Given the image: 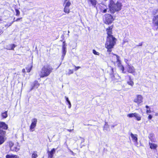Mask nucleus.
<instances>
[{"mask_svg":"<svg viewBox=\"0 0 158 158\" xmlns=\"http://www.w3.org/2000/svg\"><path fill=\"white\" fill-rule=\"evenodd\" d=\"M112 26H111L106 29L108 36L107 37L105 47L107 48V51L109 52L111 51V49L113 48L116 43V39L112 35Z\"/></svg>","mask_w":158,"mask_h":158,"instance_id":"f257e3e1","label":"nucleus"},{"mask_svg":"<svg viewBox=\"0 0 158 158\" xmlns=\"http://www.w3.org/2000/svg\"><path fill=\"white\" fill-rule=\"evenodd\" d=\"M122 6L121 2L117 1L115 3L113 0H110L108 5L109 10L112 13L120 10Z\"/></svg>","mask_w":158,"mask_h":158,"instance_id":"f03ea898","label":"nucleus"},{"mask_svg":"<svg viewBox=\"0 0 158 158\" xmlns=\"http://www.w3.org/2000/svg\"><path fill=\"white\" fill-rule=\"evenodd\" d=\"M53 68L49 65L44 66L41 69L39 74L41 77L48 76L52 72Z\"/></svg>","mask_w":158,"mask_h":158,"instance_id":"7ed1b4c3","label":"nucleus"},{"mask_svg":"<svg viewBox=\"0 0 158 158\" xmlns=\"http://www.w3.org/2000/svg\"><path fill=\"white\" fill-rule=\"evenodd\" d=\"M8 128V125L5 123L3 122H0V134H6V132L3 131V129L5 130H7Z\"/></svg>","mask_w":158,"mask_h":158,"instance_id":"20e7f679","label":"nucleus"},{"mask_svg":"<svg viewBox=\"0 0 158 158\" xmlns=\"http://www.w3.org/2000/svg\"><path fill=\"white\" fill-rule=\"evenodd\" d=\"M113 55L114 57H116L117 62L118 63V66L119 69L122 71V72L123 73H125V72H124V68L121 64L120 61L119 60V57L116 54H114Z\"/></svg>","mask_w":158,"mask_h":158,"instance_id":"39448f33","label":"nucleus"},{"mask_svg":"<svg viewBox=\"0 0 158 158\" xmlns=\"http://www.w3.org/2000/svg\"><path fill=\"white\" fill-rule=\"evenodd\" d=\"M105 16V23L106 24H109L111 23L114 20L112 16L109 14H106Z\"/></svg>","mask_w":158,"mask_h":158,"instance_id":"423d86ee","label":"nucleus"},{"mask_svg":"<svg viewBox=\"0 0 158 158\" xmlns=\"http://www.w3.org/2000/svg\"><path fill=\"white\" fill-rule=\"evenodd\" d=\"M113 69V68H111L112 73L110 74V77L113 81L116 82L120 79V77L117 73H114Z\"/></svg>","mask_w":158,"mask_h":158,"instance_id":"0eeeda50","label":"nucleus"},{"mask_svg":"<svg viewBox=\"0 0 158 158\" xmlns=\"http://www.w3.org/2000/svg\"><path fill=\"white\" fill-rule=\"evenodd\" d=\"M127 116L131 118L134 117L135 118L136 120L138 121L140 120L141 118L140 115L136 113L129 114L127 115Z\"/></svg>","mask_w":158,"mask_h":158,"instance_id":"6e6552de","label":"nucleus"},{"mask_svg":"<svg viewBox=\"0 0 158 158\" xmlns=\"http://www.w3.org/2000/svg\"><path fill=\"white\" fill-rule=\"evenodd\" d=\"M71 5V2L68 1L65 4H64L63 6H64V11L67 14H69L70 12V9L69 7Z\"/></svg>","mask_w":158,"mask_h":158,"instance_id":"1a4fd4ad","label":"nucleus"},{"mask_svg":"<svg viewBox=\"0 0 158 158\" xmlns=\"http://www.w3.org/2000/svg\"><path fill=\"white\" fill-rule=\"evenodd\" d=\"M37 122V120L36 118H35L32 119L31 123V124L30 129L31 131H34L33 129L36 126Z\"/></svg>","mask_w":158,"mask_h":158,"instance_id":"9d476101","label":"nucleus"},{"mask_svg":"<svg viewBox=\"0 0 158 158\" xmlns=\"http://www.w3.org/2000/svg\"><path fill=\"white\" fill-rule=\"evenodd\" d=\"M143 98L141 95H138L134 99V101L138 105L143 102Z\"/></svg>","mask_w":158,"mask_h":158,"instance_id":"9b49d317","label":"nucleus"},{"mask_svg":"<svg viewBox=\"0 0 158 158\" xmlns=\"http://www.w3.org/2000/svg\"><path fill=\"white\" fill-rule=\"evenodd\" d=\"M128 72L135 75V69L134 67L130 65H128Z\"/></svg>","mask_w":158,"mask_h":158,"instance_id":"f8f14e48","label":"nucleus"},{"mask_svg":"<svg viewBox=\"0 0 158 158\" xmlns=\"http://www.w3.org/2000/svg\"><path fill=\"white\" fill-rule=\"evenodd\" d=\"M6 134H0V145L2 144L6 139Z\"/></svg>","mask_w":158,"mask_h":158,"instance_id":"ddd939ff","label":"nucleus"},{"mask_svg":"<svg viewBox=\"0 0 158 158\" xmlns=\"http://www.w3.org/2000/svg\"><path fill=\"white\" fill-rule=\"evenodd\" d=\"M152 23L155 26L158 28V15L154 16L152 19Z\"/></svg>","mask_w":158,"mask_h":158,"instance_id":"4468645a","label":"nucleus"},{"mask_svg":"<svg viewBox=\"0 0 158 158\" xmlns=\"http://www.w3.org/2000/svg\"><path fill=\"white\" fill-rule=\"evenodd\" d=\"M66 44L64 43V42H63L62 48V57H63V58L64 57V56L65 55L66 52Z\"/></svg>","mask_w":158,"mask_h":158,"instance_id":"2eb2a0df","label":"nucleus"},{"mask_svg":"<svg viewBox=\"0 0 158 158\" xmlns=\"http://www.w3.org/2000/svg\"><path fill=\"white\" fill-rule=\"evenodd\" d=\"M19 149L20 146L19 145V143H17L11 148L10 150L12 151L17 152Z\"/></svg>","mask_w":158,"mask_h":158,"instance_id":"dca6fc26","label":"nucleus"},{"mask_svg":"<svg viewBox=\"0 0 158 158\" xmlns=\"http://www.w3.org/2000/svg\"><path fill=\"white\" fill-rule=\"evenodd\" d=\"M40 84L37 81H35L33 83V84H32L31 85V88L30 90V91H31L33 89H34V88H37L40 86Z\"/></svg>","mask_w":158,"mask_h":158,"instance_id":"f3484780","label":"nucleus"},{"mask_svg":"<svg viewBox=\"0 0 158 158\" xmlns=\"http://www.w3.org/2000/svg\"><path fill=\"white\" fill-rule=\"evenodd\" d=\"M56 152V149L55 148H53L51 151H48V158H52L53 154Z\"/></svg>","mask_w":158,"mask_h":158,"instance_id":"a211bd4d","label":"nucleus"},{"mask_svg":"<svg viewBox=\"0 0 158 158\" xmlns=\"http://www.w3.org/2000/svg\"><path fill=\"white\" fill-rule=\"evenodd\" d=\"M107 8L106 6L102 5L100 6V11L102 13H106L107 12Z\"/></svg>","mask_w":158,"mask_h":158,"instance_id":"6ab92c4d","label":"nucleus"},{"mask_svg":"<svg viewBox=\"0 0 158 158\" xmlns=\"http://www.w3.org/2000/svg\"><path fill=\"white\" fill-rule=\"evenodd\" d=\"M16 46L14 44H10L6 47L5 48L9 50H14Z\"/></svg>","mask_w":158,"mask_h":158,"instance_id":"aec40b11","label":"nucleus"},{"mask_svg":"<svg viewBox=\"0 0 158 158\" xmlns=\"http://www.w3.org/2000/svg\"><path fill=\"white\" fill-rule=\"evenodd\" d=\"M130 135L134 142L135 143H137L138 140L137 135L136 134L134 135L133 133H131Z\"/></svg>","mask_w":158,"mask_h":158,"instance_id":"412c9836","label":"nucleus"},{"mask_svg":"<svg viewBox=\"0 0 158 158\" xmlns=\"http://www.w3.org/2000/svg\"><path fill=\"white\" fill-rule=\"evenodd\" d=\"M149 145L151 149H156L157 147V145L154 143H149Z\"/></svg>","mask_w":158,"mask_h":158,"instance_id":"4be33fe9","label":"nucleus"},{"mask_svg":"<svg viewBox=\"0 0 158 158\" xmlns=\"http://www.w3.org/2000/svg\"><path fill=\"white\" fill-rule=\"evenodd\" d=\"M32 67V64L28 65L26 68V69L27 71V72L28 73L30 72L31 69Z\"/></svg>","mask_w":158,"mask_h":158,"instance_id":"5701e85b","label":"nucleus"},{"mask_svg":"<svg viewBox=\"0 0 158 158\" xmlns=\"http://www.w3.org/2000/svg\"><path fill=\"white\" fill-rule=\"evenodd\" d=\"M109 128V126L107 122H105V125L103 127V130L108 131Z\"/></svg>","mask_w":158,"mask_h":158,"instance_id":"b1692460","label":"nucleus"},{"mask_svg":"<svg viewBox=\"0 0 158 158\" xmlns=\"http://www.w3.org/2000/svg\"><path fill=\"white\" fill-rule=\"evenodd\" d=\"M129 80L127 81V83L129 85H131V86H133V85H134V82L131 80V77L129 76Z\"/></svg>","mask_w":158,"mask_h":158,"instance_id":"393cba45","label":"nucleus"},{"mask_svg":"<svg viewBox=\"0 0 158 158\" xmlns=\"http://www.w3.org/2000/svg\"><path fill=\"white\" fill-rule=\"evenodd\" d=\"M36 151H34L32 153L31 156L32 158H36L38 157Z\"/></svg>","mask_w":158,"mask_h":158,"instance_id":"a878e982","label":"nucleus"},{"mask_svg":"<svg viewBox=\"0 0 158 158\" xmlns=\"http://www.w3.org/2000/svg\"><path fill=\"white\" fill-rule=\"evenodd\" d=\"M2 116L3 118H6L7 117V111H6L5 112L2 113Z\"/></svg>","mask_w":158,"mask_h":158,"instance_id":"bb28decb","label":"nucleus"},{"mask_svg":"<svg viewBox=\"0 0 158 158\" xmlns=\"http://www.w3.org/2000/svg\"><path fill=\"white\" fill-rule=\"evenodd\" d=\"M6 158H17V156L15 155H7L6 156Z\"/></svg>","mask_w":158,"mask_h":158,"instance_id":"cd10ccee","label":"nucleus"},{"mask_svg":"<svg viewBox=\"0 0 158 158\" xmlns=\"http://www.w3.org/2000/svg\"><path fill=\"white\" fill-rule=\"evenodd\" d=\"M15 11L16 12V15L17 16H19L20 14V12L17 9H15Z\"/></svg>","mask_w":158,"mask_h":158,"instance_id":"c85d7f7f","label":"nucleus"},{"mask_svg":"<svg viewBox=\"0 0 158 158\" xmlns=\"http://www.w3.org/2000/svg\"><path fill=\"white\" fill-rule=\"evenodd\" d=\"M93 53L96 55H99L100 54L99 53L97 52L94 49L93 50Z\"/></svg>","mask_w":158,"mask_h":158,"instance_id":"c756f323","label":"nucleus"},{"mask_svg":"<svg viewBox=\"0 0 158 158\" xmlns=\"http://www.w3.org/2000/svg\"><path fill=\"white\" fill-rule=\"evenodd\" d=\"M14 144L12 142H9V146L10 148V149H11V148L12 147L14 146Z\"/></svg>","mask_w":158,"mask_h":158,"instance_id":"7c9ffc66","label":"nucleus"},{"mask_svg":"<svg viewBox=\"0 0 158 158\" xmlns=\"http://www.w3.org/2000/svg\"><path fill=\"white\" fill-rule=\"evenodd\" d=\"M65 98L66 99V102H67V103L68 104H69V103H71V102H70V101H69V99L68 97H66V96H65Z\"/></svg>","mask_w":158,"mask_h":158,"instance_id":"2f4dec72","label":"nucleus"},{"mask_svg":"<svg viewBox=\"0 0 158 158\" xmlns=\"http://www.w3.org/2000/svg\"><path fill=\"white\" fill-rule=\"evenodd\" d=\"M73 73V71L72 70L69 69V72L68 73L70 74H72Z\"/></svg>","mask_w":158,"mask_h":158,"instance_id":"473e14b6","label":"nucleus"},{"mask_svg":"<svg viewBox=\"0 0 158 158\" xmlns=\"http://www.w3.org/2000/svg\"><path fill=\"white\" fill-rule=\"evenodd\" d=\"M74 66L75 67V70L76 71L78 69L81 68V67L80 66L76 67L75 66Z\"/></svg>","mask_w":158,"mask_h":158,"instance_id":"72a5a7b5","label":"nucleus"},{"mask_svg":"<svg viewBox=\"0 0 158 158\" xmlns=\"http://www.w3.org/2000/svg\"><path fill=\"white\" fill-rule=\"evenodd\" d=\"M152 115H151V114L149 115L148 116V118L149 119H152Z\"/></svg>","mask_w":158,"mask_h":158,"instance_id":"f704fd0d","label":"nucleus"},{"mask_svg":"<svg viewBox=\"0 0 158 158\" xmlns=\"http://www.w3.org/2000/svg\"><path fill=\"white\" fill-rule=\"evenodd\" d=\"M157 10H156L155 11H153V14L154 15H155L156 13V12L157 11Z\"/></svg>","mask_w":158,"mask_h":158,"instance_id":"c9c22d12","label":"nucleus"},{"mask_svg":"<svg viewBox=\"0 0 158 158\" xmlns=\"http://www.w3.org/2000/svg\"><path fill=\"white\" fill-rule=\"evenodd\" d=\"M153 135V134H151L150 135V137H149V139L151 138V137H152Z\"/></svg>","mask_w":158,"mask_h":158,"instance_id":"e433bc0d","label":"nucleus"},{"mask_svg":"<svg viewBox=\"0 0 158 158\" xmlns=\"http://www.w3.org/2000/svg\"><path fill=\"white\" fill-rule=\"evenodd\" d=\"M22 18H18L15 21H18L20 19H21Z\"/></svg>","mask_w":158,"mask_h":158,"instance_id":"4c0bfd02","label":"nucleus"},{"mask_svg":"<svg viewBox=\"0 0 158 158\" xmlns=\"http://www.w3.org/2000/svg\"><path fill=\"white\" fill-rule=\"evenodd\" d=\"M142 45V43H140L139 44V45H137V46H141Z\"/></svg>","mask_w":158,"mask_h":158,"instance_id":"58836bf2","label":"nucleus"},{"mask_svg":"<svg viewBox=\"0 0 158 158\" xmlns=\"http://www.w3.org/2000/svg\"><path fill=\"white\" fill-rule=\"evenodd\" d=\"M71 103L69 104V106H68L69 108H70L71 107Z\"/></svg>","mask_w":158,"mask_h":158,"instance_id":"ea45409f","label":"nucleus"},{"mask_svg":"<svg viewBox=\"0 0 158 158\" xmlns=\"http://www.w3.org/2000/svg\"><path fill=\"white\" fill-rule=\"evenodd\" d=\"M14 22H15V21H13L11 23H9V24H8L9 26H10Z\"/></svg>","mask_w":158,"mask_h":158,"instance_id":"a19ab883","label":"nucleus"},{"mask_svg":"<svg viewBox=\"0 0 158 158\" xmlns=\"http://www.w3.org/2000/svg\"><path fill=\"white\" fill-rule=\"evenodd\" d=\"M22 71L23 73H24L25 72V69H22Z\"/></svg>","mask_w":158,"mask_h":158,"instance_id":"79ce46f5","label":"nucleus"},{"mask_svg":"<svg viewBox=\"0 0 158 158\" xmlns=\"http://www.w3.org/2000/svg\"><path fill=\"white\" fill-rule=\"evenodd\" d=\"M73 130V129H72H72H70V130H69V129H68V131H69V132H71L72 131V130Z\"/></svg>","mask_w":158,"mask_h":158,"instance_id":"37998d69","label":"nucleus"},{"mask_svg":"<svg viewBox=\"0 0 158 158\" xmlns=\"http://www.w3.org/2000/svg\"><path fill=\"white\" fill-rule=\"evenodd\" d=\"M114 125H113L111 126V127H112V128H114Z\"/></svg>","mask_w":158,"mask_h":158,"instance_id":"c03bdc74","label":"nucleus"},{"mask_svg":"<svg viewBox=\"0 0 158 158\" xmlns=\"http://www.w3.org/2000/svg\"><path fill=\"white\" fill-rule=\"evenodd\" d=\"M147 113H150V111H149V110H147Z\"/></svg>","mask_w":158,"mask_h":158,"instance_id":"a18cd8bd","label":"nucleus"},{"mask_svg":"<svg viewBox=\"0 0 158 158\" xmlns=\"http://www.w3.org/2000/svg\"><path fill=\"white\" fill-rule=\"evenodd\" d=\"M146 107L147 108H149V106H146Z\"/></svg>","mask_w":158,"mask_h":158,"instance_id":"49530a36","label":"nucleus"},{"mask_svg":"<svg viewBox=\"0 0 158 158\" xmlns=\"http://www.w3.org/2000/svg\"><path fill=\"white\" fill-rule=\"evenodd\" d=\"M69 32H69V31H68V33H69Z\"/></svg>","mask_w":158,"mask_h":158,"instance_id":"de8ad7c7","label":"nucleus"},{"mask_svg":"<svg viewBox=\"0 0 158 158\" xmlns=\"http://www.w3.org/2000/svg\"><path fill=\"white\" fill-rule=\"evenodd\" d=\"M15 18H14V21H15Z\"/></svg>","mask_w":158,"mask_h":158,"instance_id":"09e8293b","label":"nucleus"},{"mask_svg":"<svg viewBox=\"0 0 158 158\" xmlns=\"http://www.w3.org/2000/svg\"><path fill=\"white\" fill-rule=\"evenodd\" d=\"M127 41H124V42H127Z\"/></svg>","mask_w":158,"mask_h":158,"instance_id":"8fccbe9b","label":"nucleus"},{"mask_svg":"<svg viewBox=\"0 0 158 158\" xmlns=\"http://www.w3.org/2000/svg\"><path fill=\"white\" fill-rule=\"evenodd\" d=\"M42 158H44V156H43V157Z\"/></svg>","mask_w":158,"mask_h":158,"instance_id":"3c124183","label":"nucleus"},{"mask_svg":"<svg viewBox=\"0 0 158 158\" xmlns=\"http://www.w3.org/2000/svg\"><path fill=\"white\" fill-rule=\"evenodd\" d=\"M68 35H69V33H68Z\"/></svg>","mask_w":158,"mask_h":158,"instance_id":"603ef678","label":"nucleus"}]
</instances>
